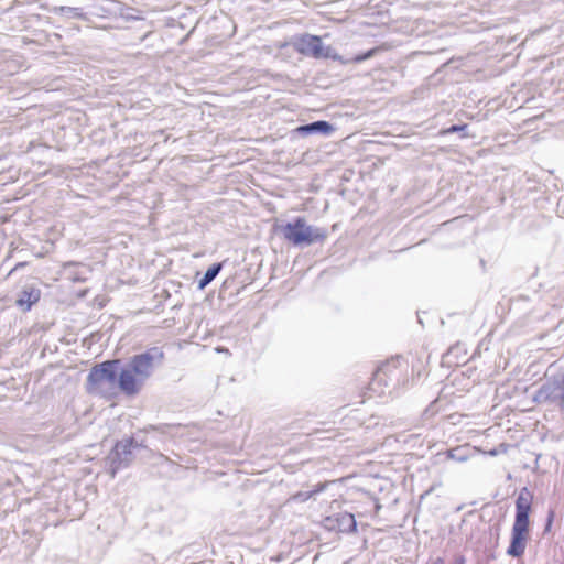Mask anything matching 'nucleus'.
Listing matches in <instances>:
<instances>
[{
  "mask_svg": "<svg viewBox=\"0 0 564 564\" xmlns=\"http://www.w3.org/2000/svg\"><path fill=\"white\" fill-rule=\"evenodd\" d=\"M164 358V350L159 346L133 355L121 369L120 390L127 395L139 393L154 370L163 365Z\"/></svg>",
  "mask_w": 564,
  "mask_h": 564,
  "instance_id": "1",
  "label": "nucleus"
},
{
  "mask_svg": "<svg viewBox=\"0 0 564 564\" xmlns=\"http://www.w3.org/2000/svg\"><path fill=\"white\" fill-rule=\"evenodd\" d=\"M121 360H107L94 366L86 381L87 392L106 399H112L120 390Z\"/></svg>",
  "mask_w": 564,
  "mask_h": 564,
  "instance_id": "2",
  "label": "nucleus"
},
{
  "mask_svg": "<svg viewBox=\"0 0 564 564\" xmlns=\"http://www.w3.org/2000/svg\"><path fill=\"white\" fill-rule=\"evenodd\" d=\"M532 499L533 496L527 487L519 491L516 499V517L511 530L510 544L507 549V554L511 557H521L525 552Z\"/></svg>",
  "mask_w": 564,
  "mask_h": 564,
  "instance_id": "3",
  "label": "nucleus"
},
{
  "mask_svg": "<svg viewBox=\"0 0 564 564\" xmlns=\"http://www.w3.org/2000/svg\"><path fill=\"white\" fill-rule=\"evenodd\" d=\"M292 46L297 53L304 56H310L316 59L330 58L339 62L340 64L361 63L372 57L375 54V50H369L364 54H358L349 59H345L332 46H325L319 36L308 33L294 37Z\"/></svg>",
  "mask_w": 564,
  "mask_h": 564,
  "instance_id": "4",
  "label": "nucleus"
},
{
  "mask_svg": "<svg viewBox=\"0 0 564 564\" xmlns=\"http://www.w3.org/2000/svg\"><path fill=\"white\" fill-rule=\"evenodd\" d=\"M408 364L400 357L392 358L382 364L375 371L369 383V389L378 394H383L386 388L397 390L406 383Z\"/></svg>",
  "mask_w": 564,
  "mask_h": 564,
  "instance_id": "5",
  "label": "nucleus"
},
{
  "mask_svg": "<svg viewBox=\"0 0 564 564\" xmlns=\"http://www.w3.org/2000/svg\"><path fill=\"white\" fill-rule=\"evenodd\" d=\"M283 238L294 246H311L326 239L327 232L324 228L307 225L303 217H296L292 223L281 226Z\"/></svg>",
  "mask_w": 564,
  "mask_h": 564,
  "instance_id": "6",
  "label": "nucleus"
},
{
  "mask_svg": "<svg viewBox=\"0 0 564 564\" xmlns=\"http://www.w3.org/2000/svg\"><path fill=\"white\" fill-rule=\"evenodd\" d=\"M141 447L133 437L118 441L106 458V467L111 478L121 469L128 468L134 459L133 449Z\"/></svg>",
  "mask_w": 564,
  "mask_h": 564,
  "instance_id": "7",
  "label": "nucleus"
},
{
  "mask_svg": "<svg viewBox=\"0 0 564 564\" xmlns=\"http://www.w3.org/2000/svg\"><path fill=\"white\" fill-rule=\"evenodd\" d=\"M534 401L539 403H552L564 409V369L549 378L535 392Z\"/></svg>",
  "mask_w": 564,
  "mask_h": 564,
  "instance_id": "8",
  "label": "nucleus"
},
{
  "mask_svg": "<svg viewBox=\"0 0 564 564\" xmlns=\"http://www.w3.org/2000/svg\"><path fill=\"white\" fill-rule=\"evenodd\" d=\"M323 527L328 531L352 533L357 530V522L352 513L338 512L326 517Z\"/></svg>",
  "mask_w": 564,
  "mask_h": 564,
  "instance_id": "9",
  "label": "nucleus"
},
{
  "mask_svg": "<svg viewBox=\"0 0 564 564\" xmlns=\"http://www.w3.org/2000/svg\"><path fill=\"white\" fill-rule=\"evenodd\" d=\"M334 131V126L325 120H317L307 124H302L295 129V132L301 137H307L311 134L329 135Z\"/></svg>",
  "mask_w": 564,
  "mask_h": 564,
  "instance_id": "10",
  "label": "nucleus"
},
{
  "mask_svg": "<svg viewBox=\"0 0 564 564\" xmlns=\"http://www.w3.org/2000/svg\"><path fill=\"white\" fill-rule=\"evenodd\" d=\"M40 297L41 291L39 289L34 286L24 288L17 300V305L24 311H29L33 304L39 302Z\"/></svg>",
  "mask_w": 564,
  "mask_h": 564,
  "instance_id": "11",
  "label": "nucleus"
},
{
  "mask_svg": "<svg viewBox=\"0 0 564 564\" xmlns=\"http://www.w3.org/2000/svg\"><path fill=\"white\" fill-rule=\"evenodd\" d=\"M223 268L221 263H214L210 265L207 271L204 273L203 278L198 281V289H205L209 283L214 281V279L219 274Z\"/></svg>",
  "mask_w": 564,
  "mask_h": 564,
  "instance_id": "12",
  "label": "nucleus"
},
{
  "mask_svg": "<svg viewBox=\"0 0 564 564\" xmlns=\"http://www.w3.org/2000/svg\"><path fill=\"white\" fill-rule=\"evenodd\" d=\"M445 455L448 459L463 463L469 458V451L466 447L458 446L446 451Z\"/></svg>",
  "mask_w": 564,
  "mask_h": 564,
  "instance_id": "13",
  "label": "nucleus"
},
{
  "mask_svg": "<svg viewBox=\"0 0 564 564\" xmlns=\"http://www.w3.org/2000/svg\"><path fill=\"white\" fill-rule=\"evenodd\" d=\"M467 127H468L467 124H453V126L442 130L441 134H451V133H455V132H462V135H460L462 139L468 138L469 135L467 133H465Z\"/></svg>",
  "mask_w": 564,
  "mask_h": 564,
  "instance_id": "14",
  "label": "nucleus"
},
{
  "mask_svg": "<svg viewBox=\"0 0 564 564\" xmlns=\"http://www.w3.org/2000/svg\"><path fill=\"white\" fill-rule=\"evenodd\" d=\"M61 12L69 18L83 19L85 13L79 8L62 7Z\"/></svg>",
  "mask_w": 564,
  "mask_h": 564,
  "instance_id": "15",
  "label": "nucleus"
},
{
  "mask_svg": "<svg viewBox=\"0 0 564 564\" xmlns=\"http://www.w3.org/2000/svg\"><path fill=\"white\" fill-rule=\"evenodd\" d=\"M554 516H555L554 510L550 509L549 512H547V518H546V523H545V527H544V532L550 531V529L552 527V523H553V520H554Z\"/></svg>",
  "mask_w": 564,
  "mask_h": 564,
  "instance_id": "16",
  "label": "nucleus"
},
{
  "mask_svg": "<svg viewBox=\"0 0 564 564\" xmlns=\"http://www.w3.org/2000/svg\"><path fill=\"white\" fill-rule=\"evenodd\" d=\"M326 484H317L313 490L311 491H307V497H313L314 495H317L322 491H324V489L326 488Z\"/></svg>",
  "mask_w": 564,
  "mask_h": 564,
  "instance_id": "17",
  "label": "nucleus"
},
{
  "mask_svg": "<svg viewBox=\"0 0 564 564\" xmlns=\"http://www.w3.org/2000/svg\"><path fill=\"white\" fill-rule=\"evenodd\" d=\"M556 210L557 214L564 218V195L560 197Z\"/></svg>",
  "mask_w": 564,
  "mask_h": 564,
  "instance_id": "18",
  "label": "nucleus"
},
{
  "mask_svg": "<svg viewBox=\"0 0 564 564\" xmlns=\"http://www.w3.org/2000/svg\"><path fill=\"white\" fill-rule=\"evenodd\" d=\"M296 497L300 498L302 501H305L311 498V497H307V492H300V494H297Z\"/></svg>",
  "mask_w": 564,
  "mask_h": 564,
  "instance_id": "19",
  "label": "nucleus"
},
{
  "mask_svg": "<svg viewBox=\"0 0 564 564\" xmlns=\"http://www.w3.org/2000/svg\"><path fill=\"white\" fill-rule=\"evenodd\" d=\"M455 564H465V557L464 556H458L455 561Z\"/></svg>",
  "mask_w": 564,
  "mask_h": 564,
  "instance_id": "20",
  "label": "nucleus"
},
{
  "mask_svg": "<svg viewBox=\"0 0 564 564\" xmlns=\"http://www.w3.org/2000/svg\"><path fill=\"white\" fill-rule=\"evenodd\" d=\"M432 564H444V560L442 557H437L433 561Z\"/></svg>",
  "mask_w": 564,
  "mask_h": 564,
  "instance_id": "21",
  "label": "nucleus"
},
{
  "mask_svg": "<svg viewBox=\"0 0 564 564\" xmlns=\"http://www.w3.org/2000/svg\"><path fill=\"white\" fill-rule=\"evenodd\" d=\"M432 406H433V403H431L430 408L425 409V413H427Z\"/></svg>",
  "mask_w": 564,
  "mask_h": 564,
  "instance_id": "22",
  "label": "nucleus"
}]
</instances>
